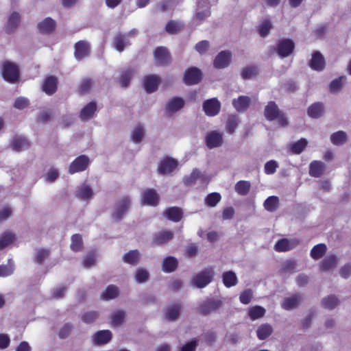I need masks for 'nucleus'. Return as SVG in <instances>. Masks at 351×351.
Masks as SVG:
<instances>
[{
    "label": "nucleus",
    "mask_w": 351,
    "mask_h": 351,
    "mask_svg": "<svg viewBox=\"0 0 351 351\" xmlns=\"http://www.w3.org/2000/svg\"><path fill=\"white\" fill-rule=\"evenodd\" d=\"M75 56L77 60H82L89 53V45L85 41H79L75 46Z\"/></svg>",
    "instance_id": "412c9836"
},
{
    "label": "nucleus",
    "mask_w": 351,
    "mask_h": 351,
    "mask_svg": "<svg viewBox=\"0 0 351 351\" xmlns=\"http://www.w3.org/2000/svg\"><path fill=\"white\" fill-rule=\"evenodd\" d=\"M166 31L169 34H176L182 29V25L173 21L169 22L166 25Z\"/></svg>",
    "instance_id": "774afa93"
},
{
    "label": "nucleus",
    "mask_w": 351,
    "mask_h": 351,
    "mask_svg": "<svg viewBox=\"0 0 351 351\" xmlns=\"http://www.w3.org/2000/svg\"><path fill=\"white\" fill-rule=\"evenodd\" d=\"M221 199V195L218 193H213L208 194L205 198V203L207 206L213 207L215 206Z\"/></svg>",
    "instance_id": "13d9d810"
},
{
    "label": "nucleus",
    "mask_w": 351,
    "mask_h": 351,
    "mask_svg": "<svg viewBox=\"0 0 351 351\" xmlns=\"http://www.w3.org/2000/svg\"><path fill=\"white\" fill-rule=\"evenodd\" d=\"M56 21L51 18H46L38 24L39 31L43 34H49L56 28Z\"/></svg>",
    "instance_id": "393cba45"
},
{
    "label": "nucleus",
    "mask_w": 351,
    "mask_h": 351,
    "mask_svg": "<svg viewBox=\"0 0 351 351\" xmlns=\"http://www.w3.org/2000/svg\"><path fill=\"white\" fill-rule=\"evenodd\" d=\"M197 179H201L203 182H206L209 180L206 175L202 174L197 169H194L190 176L184 178V182L186 184H191Z\"/></svg>",
    "instance_id": "4c0bfd02"
},
{
    "label": "nucleus",
    "mask_w": 351,
    "mask_h": 351,
    "mask_svg": "<svg viewBox=\"0 0 351 351\" xmlns=\"http://www.w3.org/2000/svg\"><path fill=\"white\" fill-rule=\"evenodd\" d=\"M163 214L168 219L175 222L180 221L183 216L182 210L179 207L169 208Z\"/></svg>",
    "instance_id": "5701e85b"
},
{
    "label": "nucleus",
    "mask_w": 351,
    "mask_h": 351,
    "mask_svg": "<svg viewBox=\"0 0 351 351\" xmlns=\"http://www.w3.org/2000/svg\"><path fill=\"white\" fill-rule=\"evenodd\" d=\"M202 78L201 71L196 67L188 69L184 75V82L187 85H193L199 83Z\"/></svg>",
    "instance_id": "6e6552de"
},
{
    "label": "nucleus",
    "mask_w": 351,
    "mask_h": 351,
    "mask_svg": "<svg viewBox=\"0 0 351 351\" xmlns=\"http://www.w3.org/2000/svg\"><path fill=\"white\" fill-rule=\"evenodd\" d=\"M302 300V296L300 294H294L283 300L282 307L285 310H291L298 306Z\"/></svg>",
    "instance_id": "a211bd4d"
},
{
    "label": "nucleus",
    "mask_w": 351,
    "mask_h": 351,
    "mask_svg": "<svg viewBox=\"0 0 351 351\" xmlns=\"http://www.w3.org/2000/svg\"><path fill=\"white\" fill-rule=\"evenodd\" d=\"M295 48V44L290 39H282L277 44V53L282 58H286L290 56Z\"/></svg>",
    "instance_id": "423d86ee"
},
{
    "label": "nucleus",
    "mask_w": 351,
    "mask_h": 351,
    "mask_svg": "<svg viewBox=\"0 0 351 351\" xmlns=\"http://www.w3.org/2000/svg\"><path fill=\"white\" fill-rule=\"evenodd\" d=\"M307 145V141L305 138H301L296 143L290 145V149L293 154H299L303 152Z\"/></svg>",
    "instance_id": "6e6d98bb"
},
{
    "label": "nucleus",
    "mask_w": 351,
    "mask_h": 351,
    "mask_svg": "<svg viewBox=\"0 0 351 351\" xmlns=\"http://www.w3.org/2000/svg\"><path fill=\"white\" fill-rule=\"evenodd\" d=\"M130 205V199L128 197L121 199L116 204L112 213V217L116 220H120L127 213Z\"/></svg>",
    "instance_id": "0eeeda50"
},
{
    "label": "nucleus",
    "mask_w": 351,
    "mask_h": 351,
    "mask_svg": "<svg viewBox=\"0 0 351 351\" xmlns=\"http://www.w3.org/2000/svg\"><path fill=\"white\" fill-rule=\"evenodd\" d=\"M140 258H141L140 252L138 250H130V252L126 253L123 256V260L125 263H127L132 265H135L138 263Z\"/></svg>",
    "instance_id": "c9c22d12"
},
{
    "label": "nucleus",
    "mask_w": 351,
    "mask_h": 351,
    "mask_svg": "<svg viewBox=\"0 0 351 351\" xmlns=\"http://www.w3.org/2000/svg\"><path fill=\"white\" fill-rule=\"evenodd\" d=\"M15 235L10 232H5L0 236V250L6 247L9 244L14 242Z\"/></svg>",
    "instance_id": "09e8293b"
},
{
    "label": "nucleus",
    "mask_w": 351,
    "mask_h": 351,
    "mask_svg": "<svg viewBox=\"0 0 351 351\" xmlns=\"http://www.w3.org/2000/svg\"><path fill=\"white\" fill-rule=\"evenodd\" d=\"M339 298L335 295H330L322 300V306L328 310H332L339 304Z\"/></svg>",
    "instance_id": "2f4dec72"
},
{
    "label": "nucleus",
    "mask_w": 351,
    "mask_h": 351,
    "mask_svg": "<svg viewBox=\"0 0 351 351\" xmlns=\"http://www.w3.org/2000/svg\"><path fill=\"white\" fill-rule=\"evenodd\" d=\"M58 80L53 76H49L45 80L43 90L47 95H53L57 90Z\"/></svg>",
    "instance_id": "4be33fe9"
},
{
    "label": "nucleus",
    "mask_w": 351,
    "mask_h": 351,
    "mask_svg": "<svg viewBox=\"0 0 351 351\" xmlns=\"http://www.w3.org/2000/svg\"><path fill=\"white\" fill-rule=\"evenodd\" d=\"M265 118L269 121L278 120V124L285 127L288 124L287 119L285 114L282 113L274 101L268 102L264 110Z\"/></svg>",
    "instance_id": "f257e3e1"
},
{
    "label": "nucleus",
    "mask_w": 351,
    "mask_h": 351,
    "mask_svg": "<svg viewBox=\"0 0 351 351\" xmlns=\"http://www.w3.org/2000/svg\"><path fill=\"white\" fill-rule=\"evenodd\" d=\"M239 123V119L236 115H230L228 117L226 129L230 134H233Z\"/></svg>",
    "instance_id": "8fccbe9b"
},
{
    "label": "nucleus",
    "mask_w": 351,
    "mask_h": 351,
    "mask_svg": "<svg viewBox=\"0 0 351 351\" xmlns=\"http://www.w3.org/2000/svg\"><path fill=\"white\" fill-rule=\"evenodd\" d=\"M20 15L17 12L11 14L5 27V32L8 34L12 33L18 27L20 23Z\"/></svg>",
    "instance_id": "c756f323"
},
{
    "label": "nucleus",
    "mask_w": 351,
    "mask_h": 351,
    "mask_svg": "<svg viewBox=\"0 0 351 351\" xmlns=\"http://www.w3.org/2000/svg\"><path fill=\"white\" fill-rule=\"evenodd\" d=\"M203 108L208 116H215L219 113L221 104L217 99L213 98L204 102Z\"/></svg>",
    "instance_id": "9d476101"
},
{
    "label": "nucleus",
    "mask_w": 351,
    "mask_h": 351,
    "mask_svg": "<svg viewBox=\"0 0 351 351\" xmlns=\"http://www.w3.org/2000/svg\"><path fill=\"white\" fill-rule=\"evenodd\" d=\"M222 305V302L219 300H209L203 302L199 307V312L202 315H208L216 311Z\"/></svg>",
    "instance_id": "1a4fd4ad"
},
{
    "label": "nucleus",
    "mask_w": 351,
    "mask_h": 351,
    "mask_svg": "<svg viewBox=\"0 0 351 351\" xmlns=\"http://www.w3.org/2000/svg\"><path fill=\"white\" fill-rule=\"evenodd\" d=\"M97 110V105L95 102H90L80 111V117L82 121H87L90 119Z\"/></svg>",
    "instance_id": "6ab92c4d"
},
{
    "label": "nucleus",
    "mask_w": 351,
    "mask_h": 351,
    "mask_svg": "<svg viewBox=\"0 0 351 351\" xmlns=\"http://www.w3.org/2000/svg\"><path fill=\"white\" fill-rule=\"evenodd\" d=\"M210 5L208 0H199L197 2L195 20L198 23L204 21L210 15Z\"/></svg>",
    "instance_id": "39448f33"
},
{
    "label": "nucleus",
    "mask_w": 351,
    "mask_h": 351,
    "mask_svg": "<svg viewBox=\"0 0 351 351\" xmlns=\"http://www.w3.org/2000/svg\"><path fill=\"white\" fill-rule=\"evenodd\" d=\"M50 255V251L46 249H40L36 252L35 261L37 263L41 264Z\"/></svg>",
    "instance_id": "680f3d73"
},
{
    "label": "nucleus",
    "mask_w": 351,
    "mask_h": 351,
    "mask_svg": "<svg viewBox=\"0 0 351 351\" xmlns=\"http://www.w3.org/2000/svg\"><path fill=\"white\" fill-rule=\"evenodd\" d=\"M206 145L209 148L217 147L223 143L222 133L217 131H213L208 133L206 137Z\"/></svg>",
    "instance_id": "ddd939ff"
},
{
    "label": "nucleus",
    "mask_w": 351,
    "mask_h": 351,
    "mask_svg": "<svg viewBox=\"0 0 351 351\" xmlns=\"http://www.w3.org/2000/svg\"><path fill=\"white\" fill-rule=\"evenodd\" d=\"M330 141L333 145H343L347 141V134L343 131L336 132L331 134Z\"/></svg>",
    "instance_id": "c03bdc74"
},
{
    "label": "nucleus",
    "mask_w": 351,
    "mask_h": 351,
    "mask_svg": "<svg viewBox=\"0 0 351 351\" xmlns=\"http://www.w3.org/2000/svg\"><path fill=\"white\" fill-rule=\"evenodd\" d=\"M324 110V108L322 103H315L308 108V114L312 118L317 119L323 114Z\"/></svg>",
    "instance_id": "f704fd0d"
},
{
    "label": "nucleus",
    "mask_w": 351,
    "mask_h": 351,
    "mask_svg": "<svg viewBox=\"0 0 351 351\" xmlns=\"http://www.w3.org/2000/svg\"><path fill=\"white\" fill-rule=\"evenodd\" d=\"M326 65L324 56L319 51H315L312 55V58L309 62V66L313 70L322 71Z\"/></svg>",
    "instance_id": "f3484780"
},
{
    "label": "nucleus",
    "mask_w": 351,
    "mask_h": 351,
    "mask_svg": "<svg viewBox=\"0 0 351 351\" xmlns=\"http://www.w3.org/2000/svg\"><path fill=\"white\" fill-rule=\"evenodd\" d=\"M327 250V247L324 243L316 245L311 251V256L315 260L321 258Z\"/></svg>",
    "instance_id": "a18cd8bd"
},
{
    "label": "nucleus",
    "mask_w": 351,
    "mask_h": 351,
    "mask_svg": "<svg viewBox=\"0 0 351 351\" xmlns=\"http://www.w3.org/2000/svg\"><path fill=\"white\" fill-rule=\"evenodd\" d=\"M119 295V289L114 285L108 286L103 292L101 297L106 300H112Z\"/></svg>",
    "instance_id": "de8ad7c7"
},
{
    "label": "nucleus",
    "mask_w": 351,
    "mask_h": 351,
    "mask_svg": "<svg viewBox=\"0 0 351 351\" xmlns=\"http://www.w3.org/2000/svg\"><path fill=\"white\" fill-rule=\"evenodd\" d=\"M135 71L134 69H127L124 71L120 77V83L122 87H127L131 78L133 77Z\"/></svg>",
    "instance_id": "603ef678"
},
{
    "label": "nucleus",
    "mask_w": 351,
    "mask_h": 351,
    "mask_svg": "<svg viewBox=\"0 0 351 351\" xmlns=\"http://www.w3.org/2000/svg\"><path fill=\"white\" fill-rule=\"evenodd\" d=\"M231 60V53L228 51H221L215 58L213 64L217 69L228 66Z\"/></svg>",
    "instance_id": "4468645a"
},
{
    "label": "nucleus",
    "mask_w": 351,
    "mask_h": 351,
    "mask_svg": "<svg viewBox=\"0 0 351 351\" xmlns=\"http://www.w3.org/2000/svg\"><path fill=\"white\" fill-rule=\"evenodd\" d=\"M297 262L289 259L284 261L280 267L279 272L281 274H291L296 271Z\"/></svg>",
    "instance_id": "c85d7f7f"
},
{
    "label": "nucleus",
    "mask_w": 351,
    "mask_h": 351,
    "mask_svg": "<svg viewBox=\"0 0 351 351\" xmlns=\"http://www.w3.org/2000/svg\"><path fill=\"white\" fill-rule=\"evenodd\" d=\"M154 59L159 65L169 64L171 62V58L167 49L162 47L156 49L154 53Z\"/></svg>",
    "instance_id": "2eb2a0df"
},
{
    "label": "nucleus",
    "mask_w": 351,
    "mask_h": 351,
    "mask_svg": "<svg viewBox=\"0 0 351 351\" xmlns=\"http://www.w3.org/2000/svg\"><path fill=\"white\" fill-rule=\"evenodd\" d=\"M278 206L279 199L276 196H270L264 202L265 208L269 212L276 210Z\"/></svg>",
    "instance_id": "49530a36"
},
{
    "label": "nucleus",
    "mask_w": 351,
    "mask_h": 351,
    "mask_svg": "<svg viewBox=\"0 0 351 351\" xmlns=\"http://www.w3.org/2000/svg\"><path fill=\"white\" fill-rule=\"evenodd\" d=\"M178 162L172 158L162 160L158 165V171L160 174H167L173 171L177 167Z\"/></svg>",
    "instance_id": "9b49d317"
},
{
    "label": "nucleus",
    "mask_w": 351,
    "mask_h": 351,
    "mask_svg": "<svg viewBox=\"0 0 351 351\" xmlns=\"http://www.w3.org/2000/svg\"><path fill=\"white\" fill-rule=\"evenodd\" d=\"M126 313L123 310H117L110 315L111 325L114 327L121 326L125 320Z\"/></svg>",
    "instance_id": "72a5a7b5"
},
{
    "label": "nucleus",
    "mask_w": 351,
    "mask_h": 351,
    "mask_svg": "<svg viewBox=\"0 0 351 351\" xmlns=\"http://www.w3.org/2000/svg\"><path fill=\"white\" fill-rule=\"evenodd\" d=\"M93 195L92 189L86 184H83L79 188L77 191V196L82 199H90Z\"/></svg>",
    "instance_id": "3c124183"
},
{
    "label": "nucleus",
    "mask_w": 351,
    "mask_h": 351,
    "mask_svg": "<svg viewBox=\"0 0 351 351\" xmlns=\"http://www.w3.org/2000/svg\"><path fill=\"white\" fill-rule=\"evenodd\" d=\"M99 317V313L97 311H89L85 313L82 317V319L84 322L86 324H91L94 322Z\"/></svg>",
    "instance_id": "69168bd1"
},
{
    "label": "nucleus",
    "mask_w": 351,
    "mask_h": 351,
    "mask_svg": "<svg viewBox=\"0 0 351 351\" xmlns=\"http://www.w3.org/2000/svg\"><path fill=\"white\" fill-rule=\"evenodd\" d=\"M223 282L226 287H231L237 284V278L235 273L232 271L224 272L223 274Z\"/></svg>",
    "instance_id": "79ce46f5"
},
{
    "label": "nucleus",
    "mask_w": 351,
    "mask_h": 351,
    "mask_svg": "<svg viewBox=\"0 0 351 351\" xmlns=\"http://www.w3.org/2000/svg\"><path fill=\"white\" fill-rule=\"evenodd\" d=\"M251 188V184L249 181H239L234 186L236 192L240 195H246Z\"/></svg>",
    "instance_id": "37998d69"
},
{
    "label": "nucleus",
    "mask_w": 351,
    "mask_h": 351,
    "mask_svg": "<svg viewBox=\"0 0 351 351\" xmlns=\"http://www.w3.org/2000/svg\"><path fill=\"white\" fill-rule=\"evenodd\" d=\"M296 241H290L287 239L279 240L275 245V250L278 252H286L293 248L297 244Z\"/></svg>",
    "instance_id": "bb28decb"
},
{
    "label": "nucleus",
    "mask_w": 351,
    "mask_h": 351,
    "mask_svg": "<svg viewBox=\"0 0 351 351\" xmlns=\"http://www.w3.org/2000/svg\"><path fill=\"white\" fill-rule=\"evenodd\" d=\"M338 264V258L334 254L325 257L320 263V269L323 271H332Z\"/></svg>",
    "instance_id": "dca6fc26"
},
{
    "label": "nucleus",
    "mask_w": 351,
    "mask_h": 351,
    "mask_svg": "<svg viewBox=\"0 0 351 351\" xmlns=\"http://www.w3.org/2000/svg\"><path fill=\"white\" fill-rule=\"evenodd\" d=\"M257 74V69L254 66H247L241 72V77L243 79H250Z\"/></svg>",
    "instance_id": "338daca9"
},
{
    "label": "nucleus",
    "mask_w": 351,
    "mask_h": 351,
    "mask_svg": "<svg viewBox=\"0 0 351 351\" xmlns=\"http://www.w3.org/2000/svg\"><path fill=\"white\" fill-rule=\"evenodd\" d=\"M3 78L11 83H16L19 80V71L18 66L13 62H5L2 66Z\"/></svg>",
    "instance_id": "7ed1b4c3"
},
{
    "label": "nucleus",
    "mask_w": 351,
    "mask_h": 351,
    "mask_svg": "<svg viewBox=\"0 0 351 351\" xmlns=\"http://www.w3.org/2000/svg\"><path fill=\"white\" fill-rule=\"evenodd\" d=\"M214 271L212 268H206L195 275L191 284L197 288H204L213 280Z\"/></svg>",
    "instance_id": "f03ea898"
},
{
    "label": "nucleus",
    "mask_w": 351,
    "mask_h": 351,
    "mask_svg": "<svg viewBox=\"0 0 351 351\" xmlns=\"http://www.w3.org/2000/svg\"><path fill=\"white\" fill-rule=\"evenodd\" d=\"M178 267V261L173 256L167 257L162 262V269L165 272L174 271Z\"/></svg>",
    "instance_id": "58836bf2"
},
{
    "label": "nucleus",
    "mask_w": 351,
    "mask_h": 351,
    "mask_svg": "<svg viewBox=\"0 0 351 351\" xmlns=\"http://www.w3.org/2000/svg\"><path fill=\"white\" fill-rule=\"evenodd\" d=\"M83 247L82 238L80 234H74L71 237V248L75 252L82 250Z\"/></svg>",
    "instance_id": "4d7b16f0"
},
{
    "label": "nucleus",
    "mask_w": 351,
    "mask_h": 351,
    "mask_svg": "<svg viewBox=\"0 0 351 351\" xmlns=\"http://www.w3.org/2000/svg\"><path fill=\"white\" fill-rule=\"evenodd\" d=\"M173 234L171 231H163L155 235L154 243L158 245H162L170 241L173 238Z\"/></svg>",
    "instance_id": "a19ab883"
},
{
    "label": "nucleus",
    "mask_w": 351,
    "mask_h": 351,
    "mask_svg": "<svg viewBox=\"0 0 351 351\" xmlns=\"http://www.w3.org/2000/svg\"><path fill=\"white\" fill-rule=\"evenodd\" d=\"M111 338L112 333L110 330H100L93 336V341L95 344L101 345L109 342Z\"/></svg>",
    "instance_id": "aec40b11"
},
{
    "label": "nucleus",
    "mask_w": 351,
    "mask_h": 351,
    "mask_svg": "<svg viewBox=\"0 0 351 351\" xmlns=\"http://www.w3.org/2000/svg\"><path fill=\"white\" fill-rule=\"evenodd\" d=\"M346 77L341 76L332 80L330 84V90L332 93H337L342 87V80H345Z\"/></svg>",
    "instance_id": "e2e57ef3"
},
{
    "label": "nucleus",
    "mask_w": 351,
    "mask_h": 351,
    "mask_svg": "<svg viewBox=\"0 0 351 351\" xmlns=\"http://www.w3.org/2000/svg\"><path fill=\"white\" fill-rule=\"evenodd\" d=\"M160 83V78L157 75H149L145 79V88L147 93L154 92Z\"/></svg>",
    "instance_id": "cd10ccee"
},
{
    "label": "nucleus",
    "mask_w": 351,
    "mask_h": 351,
    "mask_svg": "<svg viewBox=\"0 0 351 351\" xmlns=\"http://www.w3.org/2000/svg\"><path fill=\"white\" fill-rule=\"evenodd\" d=\"M181 306L180 304H173L169 306L165 312V319L169 321L176 320L180 313Z\"/></svg>",
    "instance_id": "473e14b6"
},
{
    "label": "nucleus",
    "mask_w": 351,
    "mask_h": 351,
    "mask_svg": "<svg viewBox=\"0 0 351 351\" xmlns=\"http://www.w3.org/2000/svg\"><path fill=\"white\" fill-rule=\"evenodd\" d=\"M28 146L27 141L22 136H15L10 143L11 148L16 152H20Z\"/></svg>",
    "instance_id": "7c9ffc66"
},
{
    "label": "nucleus",
    "mask_w": 351,
    "mask_h": 351,
    "mask_svg": "<svg viewBox=\"0 0 351 351\" xmlns=\"http://www.w3.org/2000/svg\"><path fill=\"white\" fill-rule=\"evenodd\" d=\"M90 164V160L88 156L82 155L76 158L69 167V173L73 174L86 170Z\"/></svg>",
    "instance_id": "20e7f679"
},
{
    "label": "nucleus",
    "mask_w": 351,
    "mask_h": 351,
    "mask_svg": "<svg viewBox=\"0 0 351 351\" xmlns=\"http://www.w3.org/2000/svg\"><path fill=\"white\" fill-rule=\"evenodd\" d=\"M134 278L138 283L145 282L149 278V272L146 269L139 268L136 270Z\"/></svg>",
    "instance_id": "bf43d9fd"
},
{
    "label": "nucleus",
    "mask_w": 351,
    "mask_h": 351,
    "mask_svg": "<svg viewBox=\"0 0 351 351\" xmlns=\"http://www.w3.org/2000/svg\"><path fill=\"white\" fill-rule=\"evenodd\" d=\"M158 195L154 189L146 190L143 195V202L151 206H156L158 203Z\"/></svg>",
    "instance_id": "a878e982"
},
{
    "label": "nucleus",
    "mask_w": 351,
    "mask_h": 351,
    "mask_svg": "<svg viewBox=\"0 0 351 351\" xmlns=\"http://www.w3.org/2000/svg\"><path fill=\"white\" fill-rule=\"evenodd\" d=\"M265 313V309L260 306H256L251 308L248 312V315L252 320L263 317Z\"/></svg>",
    "instance_id": "864d4df0"
},
{
    "label": "nucleus",
    "mask_w": 351,
    "mask_h": 351,
    "mask_svg": "<svg viewBox=\"0 0 351 351\" xmlns=\"http://www.w3.org/2000/svg\"><path fill=\"white\" fill-rule=\"evenodd\" d=\"M184 100L181 98L175 97L172 99L167 104V109L169 114H172L184 106Z\"/></svg>",
    "instance_id": "e433bc0d"
},
{
    "label": "nucleus",
    "mask_w": 351,
    "mask_h": 351,
    "mask_svg": "<svg viewBox=\"0 0 351 351\" xmlns=\"http://www.w3.org/2000/svg\"><path fill=\"white\" fill-rule=\"evenodd\" d=\"M114 46L119 51H123L125 45V36L121 34H117L114 37Z\"/></svg>",
    "instance_id": "052dcab7"
},
{
    "label": "nucleus",
    "mask_w": 351,
    "mask_h": 351,
    "mask_svg": "<svg viewBox=\"0 0 351 351\" xmlns=\"http://www.w3.org/2000/svg\"><path fill=\"white\" fill-rule=\"evenodd\" d=\"M326 169V165L319 160H313L309 165L308 173L313 178H320Z\"/></svg>",
    "instance_id": "f8f14e48"
},
{
    "label": "nucleus",
    "mask_w": 351,
    "mask_h": 351,
    "mask_svg": "<svg viewBox=\"0 0 351 351\" xmlns=\"http://www.w3.org/2000/svg\"><path fill=\"white\" fill-rule=\"evenodd\" d=\"M251 99L247 96H240L238 99L232 101L234 107L238 112H244L250 106Z\"/></svg>",
    "instance_id": "b1692460"
},
{
    "label": "nucleus",
    "mask_w": 351,
    "mask_h": 351,
    "mask_svg": "<svg viewBox=\"0 0 351 351\" xmlns=\"http://www.w3.org/2000/svg\"><path fill=\"white\" fill-rule=\"evenodd\" d=\"M53 117L52 112L49 110H43L40 112L37 117V121L41 123L49 121Z\"/></svg>",
    "instance_id": "0e129e2a"
},
{
    "label": "nucleus",
    "mask_w": 351,
    "mask_h": 351,
    "mask_svg": "<svg viewBox=\"0 0 351 351\" xmlns=\"http://www.w3.org/2000/svg\"><path fill=\"white\" fill-rule=\"evenodd\" d=\"M144 136V129L141 125H137L133 130L131 138L136 143H140Z\"/></svg>",
    "instance_id": "5fc2aeb1"
},
{
    "label": "nucleus",
    "mask_w": 351,
    "mask_h": 351,
    "mask_svg": "<svg viewBox=\"0 0 351 351\" xmlns=\"http://www.w3.org/2000/svg\"><path fill=\"white\" fill-rule=\"evenodd\" d=\"M273 332L271 326L269 324H261L256 330L257 337L260 339H265L269 337Z\"/></svg>",
    "instance_id": "ea45409f"
}]
</instances>
